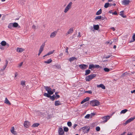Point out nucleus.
Instances as JSON below:
<instances>
[{"instance_id": "f257e3e1", "label": "nucleus", "mask_w": 135, "mask_h": 135, "mask_svg": "<svg viewBox=\"0 0 135 135\" xmlns=\"http://www.w3.org/2000/svg\"><path fill=\"white\" fill-rule=\"evenodd\" d=\"M90 104L93 106H98L100 105V102L98 100H95L91 101Z\"/></svg>"}, {"instance_id": "f03ea898", "label": "nucleus", "mask_w": 135, "mask_h": 135, "mask_svg": "<svg viewBox=\"0 0 135 135\" xmlns=\"http://www.w3.org/2000/svg\"><path fill=\"white\" fill-rule=\"evenodd\" d=\"M72 4V2H70L69 3L64 9V12L65 13H66L71 8Z\"/></svg>"}, {"instance_id": "7ed1b4c3", "label": "nucleus", "mask_w": 135, "mask_h": 135, "mask_svg": "<svg viewBox=\"0 0 135 135\" xmlns=\"http://www.w3.org/2000/svg\"><path fill=\"white\" fill-rule=\"evenodd\" d=\"M96 75L95 74H92L87 76L85 78V80L86 81H89L91 80L94 78L95 77Z\"/></svg>"}, {"instance_id": "20e7f679", "label": "nucleus", "mask_w": 135, "mask_h": 135, "mask_svg": "<svg viewBox=\"0 0 135 135\" xmlns=\"http://www.w3.org/2000/svg\"><path fill=\"white\" fill-rule=\"evenodd\" d=\"M44 95L47 97L50 98L52 101L54 100L55 99V98L56 97L55 95H53L52 96H51L50 95L46 93H45L44 94Z\"/></svg>"}, {"instance_id": "39448f33", "label": "nucleus", "mask_w": 135, "mask_h": 135, "mask_svg": "<svg viewBox=\"0 0 135 135\" xmlns=\"http://www.w3.org/2000/svg\"><path fill=\"white\" fill-rule=\"evenodd\" d=\"M44 88L45 90L49 94L52 95L53 94V93L52 92V89L50 87L47 86H44Z\"/></svg>"}, {"instance_id": "423d86ee", "label": "nucleus", "mask_w": 135, "mask_h": 135, "mask_svg": "<svg viewBox=\"0 0 135 135\" xmlns=\"http://www.w3.org/2000/svg\"><path fill=\"white\" fill-rule=\"evenodd\" d=\"M110 117L111 116L107 115L104 117H102L101 118L103 120L102 122H103L104 123L107 122Z\"/></svg>"}, {"instance_id": "0eeeda50", "label": "nucleus", "mask_w": 135, "mask_h": 135, "mask_svg": "<svg viewBox=\"0 0 135 135\" xmlns=\"http://www.w3.org/2000/svg\"><path fill=\"white\" fill-rule=\"evenodd\" d=\"M79 66L81 69L84 70L86 69L88 67V66L86 65L82 64L79 65Z\"/></svg>"}, {"instance_id": "6e6552de", "label": "nucleus", "mask_w": 135, "mask_h": 135, "mask_svg": "<svg viewBox=\"0 0 135 135\" xmlns=\"http://www.w3.org/2000/svg\"><path fill=\"white\" fill-rule=\"evenodd\" d=\"M134 119H135V116L133 117H131L130 118L126 121L125 123V124H126L128 123H130L131 122L133 121Z\"/></svg>"}, {"instance_id": "1a4fd4ad", "label": "nucleus", "mask_w": 135, "mask_h": 135, "mask_svg": "<svg viewBox=\"0 0 135 135\" xmlns=\"http://www.w3.org/2000/svg\"><path fill=\"white\" fill-rule=\"evenodd\" d=\"M130 1L129 0H123L122 2V4L124 5H128L129 4Z\"/></svg>"}, {"instance_id": "9d476101", "label": "nucleus", "mask_w": 135, "mask_h": 135, "mask_svg": "<svg viewBox=\"0 0 135 135\" xmlns=\"http://www.w3.org/2000/svg\"><path fill=\"white\" fill-rule=\"evenodd\" d=\"M45 45V43H43L40 46V48L39 50V52H42V51L43 50L44 47Z\"/></svg>"}, {"instance_id": "9b49d317", "label": "nucleus", "mask_w": 135, "mask_h": 135, "mask_svg": "<svg viewBox=\"0 0 135 135\" xmlns=\"http://www.w3.org/2000/svg\"><path fill=\"white\" fill-rule=\"evenodd\" d=\"M57 33V32L56 31H55L52 32L50 35V37L51 38H53L55 37L56 36Z\"/></svg>"}, {"instance_id": "f8f14e48", "label": "nucleus", "mask_w": 135, "mask_h": 135, "mask_svg": "<svg viewBox=\"0 0 135 135\" xmlns=\"http://www.w3.org/2000/svg\"><path fill=\"white\" fill-rule=\"evenodd\" d=\"M30 125L29 122L27 121H25L24 123V127L26 128H28Z\"/></svg>"}, {"instance_id": "ddd939ff", "label": "nucleus", "mask_w": 135, "mask_h": 135, "mask_svg": "<svg viewBox=\"0 0 135 135\" xmlns=\"http://www.w3.org/2000/svg\"><path fill=\"white\" fill-rule=\"evenodd\" d=\"M73 28H71L66 33V35H67L69 34H71L73 32Z\"/></svg>"}, {"instance_id": "4468645a", "label": "nucleus", "mask_w": 135, "mask_h": 135, "mask_svg": "<svg viewBox=\"0 0 135 135\" xmlns=\"http://www.w3.org/2000/svg\"><path fill=\"white\" fill-rule=\"evenodd\" d=\"M25 51V49L22 48L17 47L16 50L17 52L21 53Z\"/></svg>"}, {"instance_id": "2eb2a0df", "label": "nucleus", "mask_w": 135, "mask_h": 135, "mask_svg": "<svg viewBox=\"0 0 135 135\" xmlns=\"http://www.w3.org/2000/svg\"><path fill=\"white\" fill-rule=\"evenodd\" d=\"M60 135H62L64 133V132L62 128H59L58 131Z\"/></svg>"}, {"instance_id": "dca6fc26", "label": "nucleus", "mask_w": 135, "mask_h": 135, "mask_svg": "<svg viewBox=\"0 0 135 135\" xmlns=\"http://www.w3.org/2000/svg\"><path fill=\"white\" fill-rule=\"evenodd\" d=\"M61 104L62 103L59 100H56L55 102V105L56 106H58Z\"/></svg>"}, {"instance_id": "f3484780", "label": "nucleus", "mask_w": 135, "mask_h": 135, "mask_svg": "<svg viewBox=\"0 0 135 135\" xmlns=\"http://www.w3.org/2000/svg\"><path fill=\"white\" fill-rule=\"evenodd\" d=\"M90 99V98L89 97H87L86 98L84 99L81 102V104L88 101Z\"/></svg>"}, {"instance_id": "a211bd4d", "label": "nucleus", "mask_w": 135, "mask_h": 135, "mask_svg": "<svg viewBox=\"0 0 135 135\" xmlns=\"http://www.w3.org/2000/svg\"><path fill=\"white\" fill-rule=\"evenodd\" d=\"M97 86L98 88H101L103 89H105V86L102 84L98 85H97Z\"/></svg>"}, {"instance_id": "6ab92c4d", "label": "nucleus", "mask_w": 135, "mask_h": 135, "mask_svg": "<svg viewBox=\"0 0 135 135\" xmlns=\"http://www.w3.org/2000/svg\"><path fill=\"white\" fill-rule=\"evenodd\" d=\"M99 26L98 25H93L94 28L96 30H98L99 29Z\"/></svg>"}, {"instance_id": "aec40b11", "label": "nucleus", "mask_w": 135, "mask_h": 135, "mask_svg": "<svg viewBox=\"0 0 135 135\" xmlns=\"http://www.w3.org/2000/svg\"><path fill=\"white\" fill-rule=\"evenodd\" d=\"M4 102L6 104L9 105H11V103L9 101L8 99L7 98H5Z\"/></svg>"}, {"instance_id": "412c9836", "label": "nucleus", "mask_w": 135, "mask_h": 135, "mask_svg": "<svg viewBox=\"0 0 135 135\" xmlns=\"http://www.w3.org/2000/svg\"><path fill=\"white\" fill-rule=\"evenodd\" d=\"M90 70L89 69L86 70L85 71V75H88L90 73Z\"/></svg>"}, {"instance_id": "4be33fe9", "label": "nucleus", "mask_w": 135, "mask_h": 135, "mask_svg": "<svg viewBox=\"0 0 135 135\" xmlns=\"http://www.w3.org/2000/svg\"><path fill=\"white\" fill-rule=\"evenodd\" d=\"M77 60V59L76 58H75V57H72L71 58H70L69 59V60L70 62H72V61H73L74 60Z\"/></svg>"}, {"instance_id": "5701e85b", "label": "nucleus", "mask_w": 135, "mask_h": 135, "mask_svg": "<svg viewBox=\"0 0 135 135\" xmlns=\"http://www.w3.org/2000/svg\"><path fill=\"white\" fill-rule=\"evenodd\" d=\"M124 11H122L120 12V15L123 18H126V16L125 15H124L123 14Z\"/></svg>"}, {"instance_id": "b1692460", "label": "nucleus", "mask_w": 135, "mask_h": 135, "mask_svg": "<svg viewBox=\"0 0 135 135\" xmlns=\"http://www.w3.org/2000/svg\"><path fill=\"white\" fill-rule=\"evenodd\" d=\"M102 18H103V19H102V20H104V18H103V17H102V16H97L96 17H95V20H100V19H102Z\"/></svg>"}, {"instance_id": "393cba45", "label": "nucleus", "mask_w": 135, "mask_h": 135, "mask_svg": "<svg viewBox=\"0 0 135 135\" xmlns=\"http://www.w3.org/2000/svg\"><path fill=\"white\" fill-rule=\"evenodd\" d=\"M8 28L10 29H11L13 27V23H11L9 24L8 25Z\"/></svg>"}, {"instance_id": "a878e982", "label": "nucleus", "mask_w": 135, "mask_h": 135, "mask_svg": "<svg viewBox=\"0 0 135 135\" xmlns=\"http://www.w3.org/2000/svg\"><path fill=\"white\" fill-rule=\"evenodd\" d=\"M6 42L4 41H2L1 42V44L2 46H5L6 45Z\"/></svg>"}, {"instance_id": "bb28decb", "label": "nucleus", "mask_w": 135, "mask_h": 135, "mask_svg": "<svg viewBox=\"0 0 135 135\" xmlns=\"http://www.w3.org/2000/svg\"><path fill=\"white\" fill-rule=\"evenodd\" d=\"M13 24L14 27L16 28L19 26L18 23L16 22L13 23Z\"/></svg>"}, {"instance_id": "cd10ccee", "label": "nucleus", "mask_w": 135, "mask_h": 135, "mask_svg": "<svg viewBox=\"0 0 135 135\" xmlns=\"http://www.w3.org/2000/svg\"><path fill=\"white\" fill-rule=\"evenodd\" d=\"M128 111V110L127 109H126L123 110L121 111L120 112V114H124L126 112H127Z\"/></svg>"}, {"instance_id": "c85d7f7f", "label": "nucleus", "mask_w": 135, "mask_h": 135, "mask_svg": "<svg viewBox=\"0 0 135 135\" xmlns=\"http://www.w3.org/2000/svg\"><path fill=\"white\" fill-rule=\"evenodd\" d=\"M52 61V60L51 59L48 60H47L45 61L44 62L47 64H50Z\"/></svg>"}, {"instance_id": "c756f323", "label": "nucleus", "mask_w": 135, "mask_h": 135, "mask_svg": "<svg viewBox=\"0 0 135 135\" xmlns=\"http://www.w3.org/2000/svg\"><path fill=\"white\" fill-rule=\"evenodd\" d=\"M92 68H94V65L93 64L89 65V69H91Z\"/></svg>"}, {"instance_id": "7c9ffc66", "label": "nucleus", "mask_w": 135, "mask_h": 135, "mask_svg": "<svg viewBox=\"0 0 135 135\" xmlns=\"http://www.w3.org/2000/svg\"><path fill=\"white\" fill-rule=\"evenodd\" d=\"M102 12V10L101 9H100L97 12L96 14L97 15H100L101 13Z\"/></svg>"}, {"instance_id": "2f4dec72", "label": "nucleus", "mask_w": 135, "mask_h": 135, "mask_svg": "<svg viewBox=\"0 0 135 135\" xmlns=\"http://www.w3.org/2000/svg\"><path fill=\"white\" fill-rule=\"evenodd\" d=\"M39 125V124L38 123H34L32 126V127H37Z\"/></svg>"}, {"instance_id": "473e14b6", "label": "nucleus", "mask_w": 135, "mask_h": 135, "mask_svg": "<svg viewBox=\"0 0 135 135\" xmlns=\"http://www.w3.org/2000/svg\"><path fill=\"white\" fill-rule=\"evenodd\" d=\"M109 3H106L104 6V7L107 8L109 7Z\"/></svg>"}, {"instance_id": "72a5a7b5", "label": "nucleus", "mask_w": 135, "mask_h": 135, "mask_svg": "<svg viewBox=\"0 0 135 135\" xmlns=\"http://www.w3.org/2000/svg\"><path fill=\"white\" fill-rule=\"evenodd\" d=\"M64 130L65 132H67L68 131L69 129L67 127H64Z\"/></svg>"}, {"instance_id": "f704fd0d", "label": "nucleus", "mask_w": 135, "mask_h": 135, "mask_svg": "<svg viewBox=\"0 0 135 135\" xmlns=\"http://www.w3.org/2000/svg\"><path fill=\"white\" fill-rule=\"evenodd\" d=\"M104 70L105 72H108L110 71L109 69L107 68H104Z\"/></svg>"}, {"instance_id": "c9c22d12", "label": "nucleus", "mask_w": 135, "mask_h": 135, "mask_svg": "<svg viewBox=\"0 0 135 135\" xmlns=\"http://www.w3.org/2000/svg\"><path fill=\"white\" fill-rule=\"evenodd\" d=\"M54 51V50H53L52 51H50L48 53H47V55H49L50 54H52Z\"/></svg>"}, {"instance_id": "e433bc0d", "label": "nucleus", "mask_w": 135, "mask_h": 135, "mask_svg": "<svg viewBox=\"0 0 135 135\" xmlns=\"http://www.w3.org/2000/svg\"><path fill=\"white\" fill-rule=\"evenodd\" d=\"M67 125L69 127H71L72 125V123L70 122H68L67 123Z\"/></svg>"}, {"instance_id": "4c0bfd02", "label": "nucleus", "mask_w": 135, "mask_h": 135, "mask_svg": "<svg viewBox=\"0 0 135 135\" xmlns=\"http://www.w3.org/2000/svg\"><path fill=\"white\" fill-rule=\"evenodd\" d=\"M112 42L111 41H107L106 42V44H109L110 45L112 44Z\"/></svg>"}, {"instance_id": "58836bf2", "label": "nucleus", "mask_w": 135, "mask_h": 135, "mask_svg": "<svg viewBox=\"0 0 135 135\" xmlns=\"http://www.w3.org/2000/svg\"><path fill=\"white\" fill-rule=\"evenodd\" d=\"M100 128L99 127H97L96 128V130L97 131H100Z\"/></svg>"}, {"instance_id": "ea45409f", "label": "nucleus", "mask_w": 135, "mask_h": 135, "mask_svg": "<svg viewBox=\"0 0 135 135\" xmlns=\"http://www.w3.org/2000/svg\"><path fill=\"white\" fill-rule=\"evenodd\" d=\"M90 116V115L89 114H88L85 116V118H86L88 119L89 118Z\"/></svg>"}, {"instance_id": "a19ab883", "label": "nucleus", "mask_w": 135, "mask_h": 135, "mask_svg": "<svg viewBox=\"0 0 135 135\" xmlns=\"http://www.w3.org/2000/svg\"><path fill=\"white\" fill-rule=\"evenodd\" d=\"M85 93H88L90 94H91L92 93V92L91 91V90H88V91H86L85 92Z\"/></svg>"}, {"instance_id": "79ce46f5", "label": "nucleus", "mask_w": 135, "mask_h": 135, "mask_svg": "<svg viewBox=\"0 0 135 135\" xmlns=\"http://www.w3.org/2000/svg\"><path fill=\"white\" fill-rule=\"evenodd\" d=\"M6 67L7 66H4L3 67L2 69H1V71H3V70H4L5 69Z\"/></svg>"}, {"instance_id": "37998d69", "label": "nucleus", "mask_w": 135, "mask_h": 135, "mask_svg": "<svg viewBox=\"0 0 135 135\" xmlns=\"http://www.w3.org/2000/svg\"><path fill=\"white\" fill-rule=\"evenodd\" d=\"M21 85H25V81H22L21 82Z\"/></svg>"}, {"instance_id": "c03bdc74", "label": "nucleus", "mask_w": 135, "mask_h": 135, "mask_svg": "<svg viewBox=\"0 0 135 135\" xmlns=\"http://www.w3.org/2000/svg\"><path fill=\"white\" fill-rule=\"evenodd\" d=\"M100 66L98 65H94V68H99Z\"/></svg>"}, {"instance_id": "a18cd8bd", "label": "nucleus", "mask_w": 135, "mask_h": 135, "mask_svg": "<svg viewBox=\"0 0 135 135\" xmlns=\"http://www.w3.org/2000/svg\"><path fill=\"white\" fill-rule=\"evenodd\" d=\"M55 66L56 68L58 69H60L61 67L59 65H55Z\"/></svg>"}, {"instance_id": "49530a36", "label": "nucleus", "mask_w": 135, "mask_h": 135, "mask_svg": "<svg viewBox=\"0 0 135 135\" xmlns=\"http://www.w3.org/2000/svg\"><path fill=\"white\" fill-rule=\"evenodd\" d=\"M14 127H12L10 130L11 132H12V131H14Z\"/></svg>"}, {"instance_id": "de8ad7c7", "label": "nucleus", "mask_w": 135, "mask_h": 135, "mask_svg": "<svg viewBox=\"0 0 135 135\" xmlns=\"http://www.w3.org/2000/svg\"><path fill=\"white\" fill-rule=\"evenodd\" d=\"M87 129V127H83L81 128V129L83 130H85V129Z\"/></svg>"}, {"instance_id": "09e8293b", "label": "nucleus", "mask_w": 135, "mask_h": 135, "mask_svg": "<svg viewBox=\"0 0 135 135\" xmlns=\"http://www.w3.org/2000/svg\"><path fill=\"white\" fill-rule=\"evenodd\" d=\"M11 133L15 134V135H16L17 134V133H16V131H15L14 130L13 131H12V132H11Z\"/></svg>"}, {"instance_id": "8fccbe9b", "label": "nucleus", "mask_w": 135, "mask_h": 135, "mask_svg": "<svg viewBox=\"0 0 135 135\" xmlns=\"http://www.w3.org/2000/svg\"><path fill=\"white\" fill-rule=\"evenodd\" d=\"M23 64V62H21L20 63V64H18V67H20Z\"/></svg>"}, {"instance_id": "3c124183", "label": "nucleus", "mask_w": 135, "mask_h": 135, "mask_svg": "<svg viewBox=\"0 0 135 135\" xmlns=\"http://www.w3.org/2000/svg\"><path fill=\"white\" fill-rule=\"evenodd\" d=\"M133 39L134 40V41H135V34H133V37H132Z\"/></svg>"}, {"instance_id": "603ef678", "label": "nucleus", "mask_w": 135, "mask_h": 135, "mask_svg": "<svg viewBox=\"0 0 135 135\" xmlns=\"http://www.w3.org/2000/svg\"><path fill=\"white\" fill-rule=\"evenodd\" d=\"M111 56L108 55L106 56H105L104 58L106 59H108Z\"/></svg>"}, {"instance_id": "864d4df0", "label": "nucleus", "mask_w": 135, "mask_h": 135, "mask_svg": "<svg viewBox=\"0 0 135 135\" xmlns=\"http://www.w3.org/2000/svg\"><path fill=\"white\" fill-rule=\"evenodd\" d=\"M6 64L4 66H7L8 64V61L7 60H6Z\"/></svg>"}, {"instance_id": "5fc2aeb1", "label": "nucleus", "mask_w": 135, "mask_h": 135, "mask_svg": "<svg viewBox=\"0 0 135 135\" xmlns=\"http://www.w3.org/2000/svg\"><path fill=\"white\" fill-rule=\"evenodd\" d=\"M32 28L34 29H35L36 28V26L35 25H33L32 26Z\"/></svg>"}, {"instance_id": "6e6d98bb", "label": "nucleus", "mask_w": 135, "mask_h": 135, "mask_svg": "<svg viewBox=\"0 0 135 135\" xmlns=\"http://www.w3.org/2000/svg\"><path fill=\"white\" fill-rule=\"evenodd\" d=\"M112 14L114 15H117V13L116 11H115L114 12L112 13Z\"/></svg>"}, {"instance_id": "4d7b16f0", "label": "nucleus", "mask_w": 135, "mask_h": 135, "mask_svg": "<svg viewBox=\"0 0 135 135\" xmlns=\"http://www.w3.org/2000/svg\"><path fill=\"white\" fill-rule=\"evenodd\" d=\"M131 92L132 93H134L135 94V90H134L133 91H131Z\"/></svg>"}, {"instance_id": "13d9d810", "label": "nucleus", "mask_w": 135, "mask_h": 135, "mask_svg": "<svg viewBox=\"0 0 135 135\" xmlns=\"http://www.w3.org/2000/svg\"><path fill=\"white\" fill-rule=\"evenodd\" d=\"M77 126V125L76 124H75L73 127V128L74 129H75V128Z\"/></svg>"}, {"instance_id": "bf43d9fd", "label": "nucleus", "mask_w": 135, "mask_h": 135, "mask_svg": "<svg viewBox=\"0 0 135 135\" xmlns=\"http://www.w3.org/2000/svg\"><path fill=\"white\" fill-rule=\"evenodd\" d=\"M111 29L113 31H114L115 30V29L114 27H112L111 28Z\"/></svg>"}, {"instance_id": "052dcab7", "label": "nucleus", "mask_w": 135, "mask_h": 135, "mask_svg": "<svg viewBox=\"0 0 135 135\" xmlns=\"http://www.w3.org/2000/svg\"><path fill=\"white\" fill-rule=\"evenodd\" d=\"M55 89H52V92H53V93H54V92L55 91Z\"/></svg>"}, {"instance_id": "680f3d73", "label": "nucleus", "mask_w": 135, "mask_h": 135, "mask_svg": "<svg viewBox=\"0 0 135 135\" xmlns=\"http://www.w3.org/2000/svg\"><path fill=\"white\" fill-rule=\"evenodd\" d=\"M108 12L109 13H112V11L111 10L109 11Z\"/></svg>"}, {"instance_id": "e2e57ef3", "label": "nucleus", "mask_w": 135, "mask_h": 135, "mask_svg": "<svg viewBox=\"0 0 135 135\" xmlns=\"http://www.w3.org/2000/svg\"><path fill=\"white\" fill-rule=\"evenodd\" d=\"M17 75H18V74H17V73H15V77H16L17 76Z\"/></svg>"}, {"instance_id": "0e129e2a", "label": "nucleus", "mask_w": 135, "mask_h": 135, "mask_svg": "<svg viewBox=\"0 0 135 135\" xmlns=\"http://www.w3.org/2000/svg\"><path fill=\"white\" fill-rule=\"evenodd\" d=\"M18 2H19V3H20L22 5H23V4H24V3L23 2L21 3L20 1H19Z\"/></svg>"}, {"instance_id": "69168bd1", "label": "nucleus", "mask_w": 135, "mask_h": 135, "mask_svg": "<svg viewBox=\"0 0 135 135\" xmlns=\"http://www.w3.org/2000/svg\"><path fill=\"white\" fill-rule=\"evenodd\" d=\"M78 36L79 37H80L81 36V34H80V32H79V33H78Z\"/></svg>"}, {"instance_id": "338daca9", "label": "nucleus", "mask_w": 135, "mask_h": 135, "mask_svg": "<svg viewBox=\"0 0 135 135\" xmlns=\"http://www.w3.org/2000/svg\"><path fill=\"white\" fill-rule=\"evenodd\" d=\"M6 46L7 47L9 46V45L8 44L6 43Z\"/></svg>"}, {"instance_id": "774afa93", "label": "nucleus", "mask_w": 135, "mask_h": 135, "mask_svg": "<svg viewBox=\"0 0 135 135\" xmlns=\"http://www.w3.org/2000/svg\"><path fill=\"white\" fill-rule=\"evenodd\" d=\"M0 48L1 50H4V48L2 47V46H1L0 47Z\"/></svg>"}]
</instances>
